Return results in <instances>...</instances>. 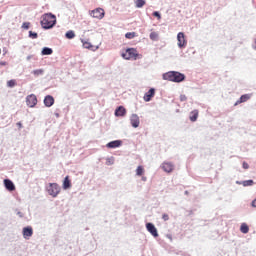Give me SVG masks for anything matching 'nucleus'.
<instances>
[{
    "label": "nucleus",
    "instance_id": "obj_12",
    "mask_svg": "<svg viewBox=\"0 0 256 256\" xmlns=\"http://www.w3.org/2000/svg\"><path fill=\"white\" fill-rule=\"evenodd\" d=\"M55 103V98H53V96L51 95H47L45 98H44V105L46 107H53Z\"/></svg>",
    "mask_w": 256,
    "mask_h": 256
},
{
    "label": "nucleus",
    "instance_id": "obj_17",
    "mask_svg": "<svg viewBox=\"0 0 256 256\" xmlns=\"http://www.w3.org/2000/svg\"><path fill=\"white\" fill-rule=\"evenodd\" d=\"M4 185L8 191H15V184H13V181L5 179Z\"/></svg>",
    "mask_w": 256,
    "mask_h": 256
},
{
    "label": "nucleus",
    "instance_id": "obj_16",
    "mask_svg": "<svg viewBox=\"0 0 256 256\" xmlns=\"http://www.w3.org/2000/svg\"><path fill=\"white\" fill-rule=\"evenodd\" d=\"M121 143V140L111 141L106 145V147H108V149H117V147H121Z\"/></svg>",
    "mask_w": 256,
    "mask_h": 256
},
{
    "label": "nucleus",
    "instance_id": "obj_13",
    "mask_svg": "<svg viewBox=\"0 0 256 256\" xmlns=\"http://www.w3.org/2000/svg\"><path fill=\"white\" fill-rule=\"evenodd\" d=\"M125 115H127V110L125 109V107L119 106V107L115 110V116H116V117H125Z\"/></svg>",
    "mask_w": 256,
    "mask_h": 256
},
{
    "label": "nucleus",
    "instance_id": "obj_3",
    "mask_svg": "<svg viewBox=\"0 0 256 256\" xmlns=\"http://www.w3.org/2000/svg\"><path fill=\"white\" fill-rule=\"evenodd\" d=\"M122 57L127 61H137V59H141L143 56L137 52V49L128 48L126 49L125 53H122Z\"/></svg>",
    "mask_w": 256,
    "mask_h": 256
},
{
    "label": "nucleus",
    "instance_id": "obj_9",
    "mask_svg": "<svg viewBox=\"0 0 256 256\" xmlns=\"http://www.w3.org/2000/svg\"><path fill=\"white\" fill-rule=\"evenodd\" d=\"M24 239H29L33 237V228L31 226L24 227L22 230Z\"/></svg>",
    "mask_w": 256,
    "mask_h": 256
},
{
    "label": "nucleus",
    "instance_id": "obj_15",
    "mask_svg": "<svg viewBox=\"0 0 256 256\" xmlns=\"http://www.w3.org/2000/svg\"><path fill=\"white\" fill-rule=\"evenodd\" d=\"M249 99H251V95L244 94L239 98V100L234 104V106L237 107V105H241V103H246V101H249Z\"/></svg>",
    "mask_w": 256,
    "mask_h": 256
},
{
    "label": "nucleus",
    "instance_id": "obj_26",
    "mask_svg": "<svg viewBox=\"0 0 256 256\" xmlns=\"http://www.w3.org/2000/svg\"><path fill=\"white\" fill-rule=\"evenodd\" d=\"M82 43H83L84 49H93V45H91L90 42L82 40Z\"/></svg>",
    "mask_w": 256,
    "mask_h": 256
},
{
    "label": "nucleus",
    "instance_id": "obj_25",
    "mask_svg": "<svg viewBox=\"0 0 256 256\" xmlns=\"http://www.w3.org/2000/svg\"><path fill=\"white\" fill-rule=\"evenodd\" d=\"M66 39H74L75 37V32H73L72 30L66 32Z\"/></svg>",
    "mask_w": 256,
    "mask_h": 256
},
{
    "label": "nucleus",
    "instance_id": "obj_38",
    "mask_svg": "<svg viewBox=\"0 0 256 256\" xmlns=\"http://www.w3.org/2000/svg\"><path fill=\"white\" fill-rule=\"evenodd\" d=\"M142 181H147V178H145V177H142Z\"/></svg>",
    "mask_w": 256,
    "mask_h": 256
},
{
    "label": "nucleus",
    "instance_id": "obj_5",
    "mask_svg": "<svg viewBox=\"0 0 256 256\" xmlns=\"http://www.w3.org/2000/svg\"><path fill=\"white\" fill-rule=\"evenodd\" d=\"M90 15L93 19H103L105 17V10L103 8H96L90 11Z\"/></svg>",
    "mask_w": 256,
    "mask_h": 256
},
{
    "label": "nucleus",
    "instance_id": "obj_32",
    "mask_svg": "<svg viewBox=\"0 0 256 256\" xmlns=\"http://www.w3.org/2000/svg\"><path fill=\"white\" fill-rule=\"evenodd\" d=\"M34 75H43V69H38L33 71Z\"/></svg>",
    "mask_w": 256,
    "mask_h": 256
},
{
    "label": "nucleus",
    "instance_id": "obj_1",
    "mask_svg": "<svg viewBox=\"0 0 256 256\" xmlns=\"http://www.w3.org/2000/svg\"><path fill=\"white\" fill-rule=\"evenodd\" d=\"M57 23V17L51 13H46L41 17V25L43 29H53Z\"/></svg>",
    "mask_w": 256,
    "mask_h": 256
},
{
    "label": "nucleus",
    "instance_id": "obj_8",
    "mask_svg": "<svg viewBox=\"0 0 256 256\" xmlns=\"http://www.w3.org/2000/svg\"><path fill=\"white\" fill-rule=\"evenodd\" d=\"M146 229H147V231L150 232V234L153 237H159V233L157 232V228L155 227V225H153V223H147L146 224Z\"/></svg>",
    "mask_w": 256,
    "mask_h": 256
},
{
    "label": "nucleus",
    "instance_id": "obj_22",
    "mask_svg": "<svg viewBox=\"0 0 256 256\" xmlns=\"http://www.w3.org/2000/svg\"><path fill=\"white\" fill-rule=\"evenodd\" d=\"M145 0H136L135 1V5L137 7V9H141V7H143L145 5Z\"/></svg>",
    "mask_w": 256,
    "mask_h": 256
},
{
    "label": "nucleus",
    "instance_id": "obj_37",
    "mask_svg": "<svg viewBox=\"0 0 256 256\" xmlns=\"http://www.w3.org/2000/svg\"><path fill=\"white\" fill-rule=\"evenodd\" d=\"M181 101H186L187 100V97H185V96H181Z\"/></svg>",
    "mask_w": 256,
    "mask_h": 256
},
{
    "label": "nucleus",
    "instance_id": "obj_6",
    "mask_svg": "<svg viewBox=\"0 0 256 256\" xmlns=\"http://www.w3.org/2000/svg\"><path fill=\"white\" fill-rule=\"evenodd\" d=\"M178 47L180 49H185L187 47V39H185V33L179 32L177 35Z\"/></svg>",
    "mask_w": 256,
    "mask_h": 256
},
{
    "label": "nucleus",
    "instance_id": "obj_27",
    "mask_svg": "<svg viewBox=\"0 0 256 256\" xmlns=\"http://www.w3.org/2000/svg\"><path fill=\"white\" fill-rule=\"evenodd\" d=\"M253 180H245L242 182L243 187H251L253 185Z\"/></svg>",
    "mask_w": 256,
    "mask_h": 256
},
{
    "label": "nucleus",
    "instance_id": "obj_2",
    "mask_svg": "<svg viewBox=\"0 0 256 256\" xmlns=\"http://www.w3.org/2000/svg\"><path fill=\"white\" fill-rule=\"evenodd\" d=\"M163 79L165 81H173L174 83H181V81H185V74L181 72H167L163 74Z\"/></svg>",
    "mask_w": 256,
    "mask_h": 256
},
{
    "label": "nucleus",
    "instance_id": "obj_10",
    "mask_svg": "<svg viewBox=\"0 0 256 256\" xmlns=\"http://www.w3.org/2000/svg\"><path fill=\"white\" fill-rule=\"evenodd\" d=\"M130 123L132 127H134V129H137V127H139L140 124L139 116L137 114H132L130 117Z\"/></svg>",
    "mask_w": 256,
    "mask_h": 256
},
{
    "label": "nucleus",
    "instance_id": "obj_29",
    "mask_svg": "<svg viewBox=\"0 0 256 256\" xmlns=\"http://www.w3.org/2000/svg\"><path fill=\"white\" fill-rule=\"evenodd\" d=\"M15 85H17V81L16 80H9L7 82V87H15Z\"/></svg>",
    "mask_w": 256,
    "mask_h": 256
},
{
    "label": "nucleus",
    "instance_id": "obj_30",
    "mask_svg": "<svg viewBox=\"0 0 256 256\" xmlns=\"http://www.w3.org/2000/svg\"><path fill=\"white\" fill-rule=\"evenodd\" d=\"M29 37L31 39H37V37H39V35L37 34V32L30 31L29 32Z\"/></svg>",
    "mask_w": 256,
    "mask_h": 256
},
{
    "label": "nucleus",
    "instance_id": "obj_20",
    "mask_svg": "<svg viewBox=\"0 0 256 256\" xmlns=\"http://www.w3.org/2000/svg\"><path fill=\"white\" fill-rule=\"evenodd\" d=\"M241 233L247 234L249 233V226L246 223H242L240 226Z\"/></svg>",
    "mask_w": 256,
    "mask_h": 256
},
{
    "label": "nucleus",
    "instance_id": "obj_11",
    "mask_svg": "<svg viewBox=\"0 0 256 256\" xmlns=\"http://www.w3.org/2000/svg\"><path fill=\"white\" fill-rule=\"evenodd\" d=\"M162 169L165 171V173H172V171L175 169V166L171 162H164L162 164Z\"/></svg>",
    "mask_w": 256,
    "mask_h": 256
},
{
    "label": "nucleus",
    "instance_id": "obj_23",
    "mask_svg": "<svg viewBox=\"0 0 256 256\" xmlns=\"http://www.w3.org/2000/svg\"><path fill=\"white\" fill-rule=\"evenodd\" d=\"M125 37H126V39H135V37H137V33H135V32H127L125 34Z\"/></svg>",
    "mask_w": 256,
    "mask_h": 256
},
{
    "label": "nucleus",
    "instance_id": "obj_28",
    "mask_svg": "<svg viewBox=\"0 0 256 256\" xmlns=\"http://www.w3.org/2000/svg\"><path fill=\"white\" fill-rule=\"evenodd\" d=\"M150 39H151L152 41H157V39H159V34H157V32H152V33L150 34Z\"/></svg>",
    "mask_w": 256,
    "mask_h": 256
},
{
    "label": "nucleus",
    "instance_id": "obj_35",
    "mask_svg": "<svg viewBox=\"0 0 256 256\" xmlns=\"http://www.w3.org/2000/svg\"><path fill=\"white\" fill-rule=\"evenodd\" d=\"M242 167L243 169H249V164L247 162H243Z\"/></svg>",
    "mask_w": 256,
    "mask_h": 256
},
{
    "label": "nucleus",
    "instance_id": "obj_19",
    "mask_svg": "<svg viewBox=\"0 0 256 256\" xmlns=\"http://www.w3.org/2000/svg\"><path fill=\"white\" fill-rule=\"evenodd\" d=\"M71 180H69V176H66L63 181V189H70Z\"/></svg>",
    "mask_w": 256,
    "mask_h": 256
},
{
    "label": "nucleus",
    "instance_id": "obj_36",
    "mask_svg": "<svg viewBox=\"0 0 256 256\" xmlns=\"http://www.w3.org/2000/svg\"><path fill=\"white\" fill-rule=\"evenodd\" d=\"M252 207H256V198L252 201Z\"/></svg>",
    "mask_w": 256,
    "mask_h": 256
},
{
    "label": "nucleus",
    "instance_id": "obj_39",
    "mask_svg": "<svg viewBox=\"0 0 256 256\" xmlns=\"http://www.w3.org/2000/svg\"><path fill=\"white\" fill-rule=\"evenodd\" d=\"M17 125H18V127H21V122H18Z\"/></svg>",
    "mask_w": 256,
    "mask_h": 256
},
{
    "label": "nucleus",
    "instance_id": "obj_40",
    "mask_svg": "<svg viewBox=\"0 0 256 256\" xmlns=\"http://www.w3.org/2000/svg\"><path fill=\"white\" fill-rule=\"evenodd\" d=\"M0 53H1V49H0Z\"/></svg>",
    "mask_w": 256,
    "mask_h": 256
},
{
    "label": "nucleus",
    "instance_id": "obj_7",
    "mask_svg": "<svg viewBox=\"0 0 256 256\" xmlns=\"http://www.w3.org/2000/svg\"><path fill=\"white\" fill-rule=\"evenodd\" d=\"M26 105L28 107H35L37 105V96L35 94H30L26 97Z\"/></svg>",
    "mask_w": 256,
    "mask_h": 256
},
{
    "label": "nucleus",
    "instance_id": "obj_18",
    "mask_svg": "<svg viewBox=\"0 0 256 256\" xmlns=\"http://www.w3.org/2000/svg\"><path fill=\"white\" fill-rule=\"evenodd\" d=\"M198 117H199V110H194L190 113V121H192V123H195Z\"/></svg>",
    "mask_w": 256,
    "mask_h": 256
},
{
    "label": "nucleus",
    "instance_id": "obj_31",
    "mask_svg": "<svg viewBox=\"0 0 256 256\" xmlns=\"http://www.w3.org/2000/svg\"><path fill=\"white\" fill-rule=\"evenodd\" d=\"M30 26H31V23H29V22H24V23L22 24V29H29Z\"/></svg>",
    "mask_w": 256,
    "mask_h": 256
},
{
    "label": "nucleus",
    "instance_id": "obj_14",
    "mask_svg": "<svg viewBox=\"0 0 256 256\" xmlns=\"http://www.w3.org/2000/svg\"><path fill=\"white\" fill-rule=\"evenodd\" d=\"M155 97V88H151L145 95H144V101L149 102L151 99Z\"/></svg>",
    "mask_w": 256,
    "mask_h": 256
},
{
    "label": "nucleus",
    "instance_id": "obj_24",
    "mask_svg": "<svg viewBox=\"0 0 256 256\" xmlns=\"http://www.w3.org/2000/svg\"><path fill=\"white\" fill-rule=\"evenodd\" d=\"M52 54H53V49H51V48H43L42 55H52Z\"/></svg>",
    "mask_w": 256,
    "mask_h": 256
},
{
    "label": "nucleus",
    "instance_id": "obj_34",
    "mask_svg": "<svg viewBox=\"0 0 256 256\" xmlns=\"http://www.w3.org/2000/svg\"><path fill=\"white\" fill-rule=\"evenodd\" d=\"M153 16L157 17V19H161V14L159 12H154Z\"/></svg>",
    "mask_w": 256,
    "mask_h": 256
},
{
    "label": "nucleus",
    "instance_id": "obj_4",
    "mask_svg": "<svg viewBox=\"0 0 256 256\" xmlns=\"http://www.w3.org/2000/svg\"><path fill=\"white\" fill-rule=\"evenodd\" d=\"M48 194L51 195V197H57L59 193H61V187H59V184L57 183H50L47 188Z\"/></svg>",
    "mask_w": 256,
    "mask_h": 256
},
{
    "label": "nucleus",
    "instance_id": "obj_33",
    "mask_svg": "<svg viewBox=\"0 0 256 256\" xmlns=\"http://www.w3.org/2000/svg\"><path fill=\"white\" fill-rule=\"evenodd\" d=\"M162 219L163 221H169V214H163Z\"/></svg>",
    "mask_w": 256,
    "mask_h": 256
},
{
    "label": "nucleus",
    "instance_id": "obj_21",
    "mask_svg": "<svg viewBox=\"0 0 256 256\" xmlns=\"http://www.w3.org/2000/svg\"><path fill=\"white\" fill-rule=\"evenodd\" d=\"M143 173H145V168H143V166H138L136 169V175H138V177H141Z\"/></svg>",
    "mask_w": 256,
    "mask_h": 256
}]
</instances>
